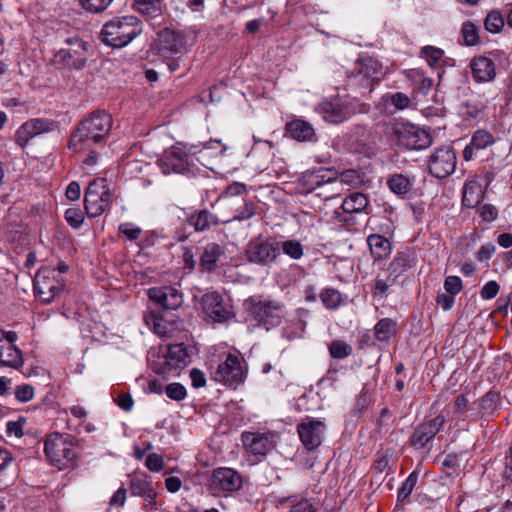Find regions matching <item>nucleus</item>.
I'll list each match as a JSON object with an SVG mask.
<instances>
[{"label": "nucleus", "mask_w": 512, "mask_h": 512, "mask_svg": "<svg viewBox=\"0 0 512 512\" xmlns=\"http://www.w3.org/2000/svg\"><path fill=\"white\" fill-rule=\"evenodd\" d=\"M166 395L175 401H181L187 396L186 388L180 383H171L165 388Z\"/></svg>", "instance_id": "6e6d98bb"}, {"label": "nucleus", "mask_w": 512, "mask_h": 512, "mask_svg": "<svg viewBox=\"0 0 512 512\" xmlns=\"http://www.w3.org/2000/svg\"><path fill=\"white\" fill-rule=\"evenodd\" d=\"M281 502L289 503V512H318L315 500L300 494L289 496Z\"/></svg>", "instance_id": "473e14b6"}, {"label": "nucleus", "mask_w": 512, "mask_h": 512, "mask_svg": "<svg viewBox=\"0 0 512 512\" xmlns=\"http://www.w3.org/2000/svg\"><path fill=\"white\" fill-rule=\"evenodd\" d=\"M190 223L195 227L196 231H205L219 223L216 215L208 210H202L198 214L191 216Z\"/></svg>", "instance_id": "e433bc0d"}, {"label": "nucleus", "mask_w": 512, "mask_h": 512, "mask_svg": "<svg viewBox=\"0 0 512 512\" xmlns=\"http://www.w3.org/2000/svg\"><path fill=\"white\" fill-rule=\"evenodd\" d=\"M113 0H79L81 7L90 13H101L105 11Z\"/></svg>", "instance_id": "8fccbe9b"}, {"label": "nucleus", "mask_w": 512, "mask_h": 512, "mask_svg": "<svg viewBox=\"0 0 512 512\" xmlns=\"http://www.w3.org/2000/svg\"><path fill=\"white\" fill-rule=\"evenodd\" d=\"M329 353L334 359H344L352 354L353 348L343 340H333L329 346Z\"/></svg>", "instance_id": "37998d69"}, {"label": "nucleus", "mask_w": 512, "mask_h": 512, "mask_svg": "<svg viewBox=\"0 0 512 512\" xmlns=\"http://www.w3.org/2000/svg\"><path fill=\"white\" fill-rule=\"evenodd\" d=\"M148 296L166 310H175L183 303L182 293L171 286L152 287L148 290Z\"/></svg>", "instance_id": "aec40b11"}, {"label": "nucleus", "mask_w": 512, "mask_h": 512, "mask_svg": "<svg viewBox=\"0 0 512 512\" xmlns=\"http://www.w3.org/2000/svg\"><path fill=\"white\" fill-rule=\"evenodd\" d=\"M458 466V457L454 453H450L446 455L443 463L442 469L448 476L453 475L456 472Z\"/></svg>", "instance_id": "0e129e2a"}, {"label": "nucleus", "mask_w": 512, "mask_h": 512, "mask_svg": "<svg viewBox=\"0 0 512 512\" xmlns=\"http://www.w3.org/2000/svg\"><path fill=\"white\" fill-rule=\"evenodd\" d=\"M496 247L493 243H486L481 246L477 253V259L481 262L489 260L495 253Z\"/></svg>", "instance_id": "774afa93"}, {"label": "nucleus", "mask_w": 512, "mask_h": 512, "mask_svg": "<svg viewBox=\"0 0 512 512\" xmlns=\"http://www.w3.org/2000/svg\"><path fill=\"white\" fill-rule=\"evenodd\" d=\"M22 362L20 350L11 343H3L0 339V365L18 368Z\"/></svg>", "instance_id": "2f4dec72"}, {"label": "nucleus", "mask_w": 512, "mask_h": 512, "mask_svg": "<svg viewBox=\"0 0 512 512\" xmlns=\"http://www.w3.org/2000/svg\"><path fill=\"white\" fill-rule=\"evenodd\" d=\"M280 249L283 250L285 255L289 256L293 260H299L304 255L303 245L295 239L283 241L280 243Z\"/></svg>", "instance_id": "c03bdc74"}, {"label": "nucleus", "mask_w": 512, "mask_h": 512, "mask_svg": "<svg viewBox=\"0 0 512 512\" xmlns=\"http://www.w3.org/2000/svg\"><path fill=\"white\" fill-rule=\"evenodd\" d=\"M211 379L229 388H237L245 380V373L238 355L229 353L211 370Z\"/></svg>", "instance_id": "6e6552de"}, {"label": "nucleus", "mask_w": 512, "mask_h": 512, "mask_svg": "<svg viewBox=\"0 0 512 512\" xmlns=\"http://www.w3.org/2000/svg\"><path fill=\"white\" fill-rule=\"evenodd\" d=\"M499 289H500L499 284L496 281L491 280V281H488L482 287V289L480 291V295H481L482 299L490 300V299H493L494 297H496V295L499 292Z\"/></svg>", "instance_id": "e2e57ef3"}, {"label": "nucleus", "mask_w": 512, "mask_h": 512, "mask_svg": "<svg viewBox=\"0 0 512 512\" xmlns=\"http://www.w3.org/2000/svg\"><path fill=\"white\" fill-rule=\"evenodd\" d=\"M242 486V475L229 467H219L213 470L208 482V489L214 496L226 497L239 491Z\"/></svg>", "instance_id": "9d476101"}, {"label": "nucleus", "mask_w": 512, "mask_h": 512, "mask_svg": "<svg viewBox=\"0 0 512 512\" xmlns=\"http://www.w3.org/2000/svg\"><path fill=\"white\" fill-rule=\"evenodd\" d=\"M381 74V63L371 56H363L355 61L353 68L348 72V77L355 84L371 92L375 83L380 81Z\"/></svg>", "instance_id": "0eeeda50"}, {"label": "nucleus", "mask_w": 512, "mask_h": 512, "mask_svg": "<svg viewBox=\"0 0 512 512\" xmlns=\"http://www.w3.org/2000/svg\"><path fill=\"white\" fill-rule=\"evenodd\" d=\"M500 400V393L498 391L490 390L480 400V410L483 416H490L498 406Z\"/></svg>", "instance_id": "a19ab883"}, {"label": "nucleus", "mask_w": 512, "mask_h": 512, "mask_svg": "<svg viewBox=\"0 0 512 512\" xmlns=\"http://www.w3.org/2000/svg\"><path fill=\"white\" fill-rule=\"evenodd\" d=\"M286 133L299 142L315 141L316 133L313 126L303 119H293L285 125Z\"/></svg>", "instance_id": "393cba45"}, {"label": "nucleus", "mask_w": 512, "mask_h": 512, "mask_svg": "<svg viewBox=\"0 0 512 512\" xmlns=\"http://www.w3.org/2000/svg\"><path fill=\"white\" fill-rule=\"evenodd\" d=\"M255 204L252 201H245L244 204L237 208L234 220L243 221L251 218L255 214Z\"/></svg>", "instance_id": "13d9d810"}, {"label": "nucleus", "mask_w": 512, "mask_h": 512, "mask_svg": "<svg viewBox=\"0 0 512 512\" xmlns=\"http://www.w3.org/2000/svg\"><path fill=\"white\" fill-rule=\"evenodd\" d=\"M367 243L369 245L371 254L376 260L387 258L392 251V245L390 241L380 234L369 235L367 238Z\"/></svg>", "instance_id": "7c9ffc66"}, {"label": "nucleus", "mask_w": 512, "mask_h": 512, "mask_svg": "<svg viewBox=\"0 0 512 512\" xmlns=\"http://www.w3.org/2000/svg\"><path fill=\"white\" fill-rule=\"evenodd\" d=\"M142 32L140 20L135 16L115 17L102 27L100 37L104 44L122 48L131 43Z\"/></svg>", "instance_id": "20e7f679"}, {"label": "nucleus", "mask_w": 512, "mask_h": 512, "mask_svg": "<svg viewBox=\"0 0 512 512\" xmlns=\"http://www.w3.org/2000/svg\"><path fill=\"white\" fill-rule=\"evenodd\" d=\"M129 490L132 496L143 499V507L146 511H156L158 509V493L153 487L150 476L146 474H136L131 477Z\"/></svg>", "instance_id": "4468645a"}, {"label": "nucleus", "mask_w": 512, "mask_h": 512, "mask_svg": "<svg viewBox=\"0 0 512 512\" xmlns=\"http://www.w3.org/2000/svg\"><path fill=\"white\" fill-rule=\"evenodd\" d=\"M454 295L446 293H438L436 297V303L438 306H440L443 310L448 311L450 310L454 305Z\"/></svg>", "instance_id": "338daca9"}, {"label": "nucleus", "mask_w": 512, "mask_h": 512, "mask_svg": "<svg viewBox=\"0 0 512 512\" xmlns=\"http://www.w3.org/2000/svg\"><path fill=\"white\" fill-rule=\"evenodd\" d=\"M144 320L146 324L152 327L154 332L161 337L169 336L173 331V325L157 312L152 311L148 315H145Z\"/></svg>", "instance_id": "f704fd0d"}, {"label": "nucleus", "mask_w": 512, "mask_h": 512, "mask_svg": "<svg viewBox=\"0 0 512 512\" xmlns=\"http://www.w3.org/2000/svg\"><path fill=\"white\" fill-rule=\"evenodd\" d=\"M326 424L324 421L307 418L297 425L300 441L307 450H314L322 443Z\"/></svg>", "instance_id": "dca6fc26"}, {"label": "nucleus", "mask_w": 512, "mask_h": 512, "mask_svg": "<svg viewBox=\"0 0 512 512\" xmlns=\"http://www.w3.org/2000/svg\"><path fill=\"white\" fill-rule=\"evenodd\" d=\"M444 289L448 294L458 295L463 289L461 278L453 275L447 276L444 281Z\"/></svg>", "instance_id": "4d7b16f0"}, {"label": "nucleus", "mask_w": 512, "mask_h": 512, "mask_svg": "<svg viewBox=\"0 0 512 512\" xmlns=\"http://www.w3.org/2000/svg\"><path fill=\"white\" fill-rule=\"evenodd\" d=\"M484 193L477 181L465 183L463 188L462 202L468 208H474L483 200Z\"/></svg>", "instance_id": "72a5a7b5"}, {"label": "nucleus", "mask_w": 512, "mask_h": 512, "mask_svg": "<svg viewBox=\"0 0 512 512\" xmlns=\"http://www.w3.org/2000/svg\"><path fill=\"white\" fill-rule=\"evenodd\" d=\"M445 421L444 416L438 415L418 425L410 437V445L416 449H423L440 432Z\"/></svg>", "instance_id": "f3484780"}, {"label": "nucleus", "mask_w": 512, "mask_h": 512, "mask_svg": "<svg viewBox=\"0 0 512 512\" xmlns=\"http://www.w3.org/2000/svg\"><path fill=\"white\" fill-rule=\"evenodd\" d=\"M118 232L120 235L124 236L126 239L130 241L137 240L141 233L142 229L133 223L125 222L119 225Z\"/></svg>", "instance_id": "5fc2aeb1"}, {"label": "nucleus", "mask_w": 512, "mask_h": 512, "mask_svg": "<svg viewBox=\"0 0 512 512\" xmlns=\"http://www.w3.org/2000/svg\"><path fill=\"white\" fill-rule=\"evenodd\" d=\"M415 264L416 260L411 250L407 249L399 251L390 262L388 272H390L395 278H398L404 272L414 267Z\"/></svg>", "instance_id": "cd10ccee"}, {"label": "nucleus", "mask_w": 512, "mask_h": 512, "mask_svg": "<svg viewBox=\"0 0 512 512\" xmlns=\"http://www.w3.org/2000/svg\"><path fill=\"white\" fill-rule=\"evenodd\" d=\"M190 355L183 343L173 344L168 347L164 368L168 371L178 372L190 363Z\"/></svg>", "instance_id": "4be33fe9"}, {"label": "nucleus", "mask_w": 512, "mask_h": 512, "mask_svg": "<svg viewBox=\"0 0 512 512\" xmlns=\"http://www.w3.org/2000/svg\"><path fill=\"white\" fill-rule=\"evenodd\" d=\"M47 461L58 470L73 469L77 466L78 452L73 436L53 432L44 442Z\"/></svg>", "instance_id": "7ed1b4c3"}, {"label": "nucleus", "mask_w": 512, "mask_h": 512, "mask_svg": "<svg viewBox=\"0 0 512 512\" xmlns=\"http://www.w3.org/2000/svg\"><path fill=\"white\" fill-rule=\"evenodd\" d=\"M396 279L390 272L385 276L377 275L372 285L374 296L381 299L387 298L388 291L395 284Z\"/></svg>", "instance_id": "4c0bfd02"}, {"label": "nucleus", "mask_w": 512, "mask_h": 512, "mask_svg": "<svg viewBox=\"0 0 512 512\" xmlns=\"http://www.w3.org/2000/svg\"><path fill=\"white\" fill-rule=\"evenodd\" d=\"M204 312L214 322L222 323L232 317L230 307L224 302L218 292H208L202 297Z\"/></svg>", "instance_id": "6ab92c4d"}, {"label": "nucleus", "mask_w": 512, "mask_h": 512, "mask_svg": "<svg viewBox=\"0 0 512 512\" xmlns=\"http://www.w3.org/2000/svg\"><path fill=\"white\" fill-rule=\"evenodd\" d=\"M406 78L410 81L415 93L427 95L433 86V80L426 77L420 69H410L405 72Z\"/></svg>", "instance_id": "c756f323"}, {"label": "nucleus", "mask_w": 512, "mask_h": 512, "mask_svg": "<svg viewBox=\"0 0 512 512\" xmlns=\"http://www.w3.org/2000/svg\"><path fill=\"white\" fill-rule=\"evenodd\" d=\"M145 466L151 472H159L164 467L163 457L157 453H151L146 458Z\"/></svg>", "instance_id": "680f3d73"}, {"label": "nucleus", "mask_w": 512, "mask_h": 512, "mask_svg": "<svg viewBox=\"0 0 512 512\" xmlns=\"http://www.w3.org/2000/svg\"><path fill=\"white\" fill-rule=\"evenodd\" d=\"M396 333V322L390 318L380 319L375 327L374 334L378 341L386 342Z\"/></svg>", "instance_id": "58836bf2"}, {"label": "nucleus", "mask_w": 512, "mask_h": 512, "mask_svg": "<svg viewBox=\"0 0 512 512\" xmlns=\"http://www.w3.org/2000/svg\"><path fill=\"white\" fill-rule=\"evenodd\" d=\"M249 310L258 322L264 326H276L284 311V305L262 295L252 296L247 300Z\"/></svg>", "instance_id": "1a4fd4ad"}, {"label": "nucleus", "mask_w": 512, "mask_h": 512, "mask_svg": "<svg viewBox=\"0 0 512 512\" xmlns=\"http://www.w3.org/2000/svg\"><path fill=\"white\" fill-rule=\"evenodd\" d=\"M60 290L61 285L55 279L54 270L40 269L34 276V296H38L42 302L50 303Z\"/></svg>", "instance_id": "2eb2a0df"}, {"label": "nucleus", "mask_w": 512, "mask_h": 512, "mask_svg": "<svg viewBox=\"0 0 512 512\" xmlns=\"http://www.w3.org/2000/svg\"><path fill=\"white\" fill-rule=\"evenodd\" d=\"M480 216L484 221L492 222L498 217V210L492 204H484L480 208Z\"/></svg>", "instance_id": "69168bd1"}, {"label": "nucleus", "mask_w": 512, "mask_h": 512, "mask_svg": "<svg viewBox=\"0 0 512 512\" xmlns=\"http://www.w3.org/2000/svg\"><path fill=\"white\" fill-rule=\"evenodd\" d=\"M505 21L499 11L489 12L484 20V27L490 33H499L504 27Z\"/></svg>", "instance_id": "a18cd8bd"}, {"label": "nucleus", "mask_w": 512, "mask_h": 512, "mask_svg": "<svg viewBox=\"0 0 512 512\" xmlns=\"http://www.w3.org/2000/svg\"><path fill=\"white\" fill-rule=\"evenodd\" d=\"M421 57H423L429 66L436 67L444 56V51L434 46H424L421 49Z\"/></svg>", "instance_id": "de8ad7c7"}, {"label": "nucleus", "mask_w": 512, "mask_h": 512, "mask_svg": "<svg viewBox=\"0 0 512 512\" xmlns=\"http://www.w3.org/2000/svg\"><path fill=\"white\" fill-rule=\"evenodd\" d=\"M65 47H61L55 54V58L59 62L73 65L81 68L86 63L85 54L87 52V43L78 35L69 36L63 41Z\"/></svg>", "instance_id": "ddd939ff"}, {"label": "nucleus", "mask_w": 512, "mask_h": 512, "mask_svg": "<svg viewBox=\"0 0 512 512\" xmlns=\"http://www.w3.org/2000/svg\"><path fill=\"white\" fill-rule=\"evenodd\" d=\"M456 164V153L450 145L436 148L427 161L429 173L437 179H444L450 176L455 171Z\"/></svg>", "instance_id": "f8f14e48"}, {"label": "nucleus", "mask_w": 512, "mask_h": 512, "mask_svg": "<svg viewBox=\"0 0 512 512\" xmlns=\"http://www.w3.org/2000/svg\"><path fill=\"white\" fill-rule=\"evenodd\" d=\"M316 112L330 124H341L364 111V104L356 98L334 96L321 101Z\"/></svg>", "instance_id": "39448f33"}, {"label": "nucleus", "mask_w": 512, "mask_h": 512, "mask_svg": "<svg viewBox=\"0 0 512 512\" xmlns=\"http://www.w3.org/2000/svg\"><path fill=\"white\" fill-rule=\"evenodd\" d=\"M460 33L466 46H475L479 43V29L475 23L471 21L464 22Z\"/></svg>", "instance_id": "79ce46f5"}, {"label": "nucleus", "mask_w": 512, "mask_h": 512, "mask_svg": "<svg viewBox=\"0 0 512 512\" xmlns=\"http://www.w3.org/2000/svg\"><path fill=\"white\" fill-rule=\"evenodd\" d=\"M472 76L476 82H489L496 76L494 62L484 56L475 58L471 62Z\"/></svg>", "instance_id": "bb28decb"}, {"label": "nucleus", "mask_w": 512, "mask_h": 512, "mask_svg": "<svg viewBox=\"0 0 512 512\" xmlns=\"http://www.w3.org/2000/svg\"><path fill=\"white\" fill-rule=\"evenodd\" d=\"M58 125L55 121L44 119V118H36L34 119V137L44 134L50 133L57 130Z\"/></svg>", "instance_id": "864d4df0"}, {"label": "nucleus", "mask_w": 512, "mask_h": 512, "mask_svg": "<svg viewBox=\"0 0 512 512\" xmlns=\"http://www.w3.org/2000/svg\"><path fill=\"white\" fill-rule=\"evenodd\" d=\"M400 140L403 145L412 150H422L432 144L431 135L425 130L414 126L405 129L401 133Z\"/></svg>", "instance_id": "5701e85b"}, {"label": "nucleus", "mask_w": 512, "mask_h": 512, "mask_svg": "<svg viewBox=\"0 0 512 512\" xmlns=\"http://www.w3.org/2000/svg\"><path fill=\"white\" fill-rule=\"evenodd\" d=\"M206 149L208 144L203 149H197L195 146L178 143L164 153L159 166L164 174L195 175Z\"/></svg>", "instance_id": "f03ea898"}, {"label": "nucleus", "mask_w": 512, "mask_h": 512, "mask_svg": "<svg viewBox=\"0 0 512 512\" xmlns=\"http://www.w3.org/2000/svg\"><path fill=\"white\" fill-rule=\"evenodd\" d=\"M495 143V137L487 130L479 129L472 135L470 143L463 150L465 161H471L474 158V152L483 150Z\"/></svg>", "instance_id": "a878e982"}, {"label": "nucleus", "mask_w": 512, "mask_h": 512, "mask_svg": "<svg viewBox=\"0 0 512 512\" xmlns=\"http://www.w3.org/2000/svg\"><path fill=\"white\" fill-rule=\"evenodd\" d=\"M390 190L397 195L407 194L412 188L410 178L403 174H394L387 180Z\"/></svg>", "instance_id": "ea45409f"}, {"label": "nucleus", "mask_w": 512, "mask_h": 512, "mask_svg": "<svg viewBox=\"0 0 512 512\" xmlns=\"http://www.w3.org/2000/svg\"><path fill=\"white\" fill-rule=\"evenodd\" d=\"M340 183L358 185L361 183L360 173L354 169L344 170L338 177Z\"/></svg>", "instance_id": "bf43d9fd"}, {"label": "nucleus", "mask_w": 512, "mask_h": 512, "mask_svg": "<svg viewBox=\"0 0 512 512\" xmlns=\"http://www.w3.org/2000/svg\"><path fill=\"white\" fill-rule=\"evenodd\" d=\"M156 45L160 54L169 55L180 53L185 46V41L181 33L166 28L158 33Z\"/></svg>", "instance_id": "412c9836"}, {"label": "nucleus", "mask_w": 512, "mask_h": 512, "mask_svg": "<svg viewBox=\"0 0 512 512\" xmlns=\"http://www.w3.org/2000/svg\"><path fill=\"white\" fill-rule=\"evenodd\" d=\"M418 477H419L418 471H413L412 473L409 474V476L402 483V485L398 491V500L399 501L403 502L410 496V494L412 493V491L414 490V488L417 484Z\"/></svg>", "instance_id": "09e8293b"}, {"label": "nucleus", "mask_w": 512, "mask_h": 512, "mask_svg": "<svg viewBox=\"0 0 512 512\" xmlns=\"http://www.w3.org/2000/svg\"><path fill=\"white\" fill-rule=\"evenodd\" d=\"M321 301L327 309H336L342 302L341 293L334 288H326L320 294Z\"/></svg>", "instance_id": "49530a36"}, {"label": "nucleus", "mask_w": 512, "mask_h": 512, "mask_svg": "<svg viewBox=\"0 0 512 512\" xmlns=\"http://www.w3.org/2000/svg\"><path fill=\"white\" fill-rule=\"evenodd\" d=\"M113 200L114 196L106 179H94L89 183L84 196L87 215L95 218L108 212Z\"/></svg>", "instance_id": "423d86ee"}, {"label": "nucleus", "mask_w": 512, "mask_h": 512, "mask_svg": "<svg viewBox=\"0 0 512 512\" xmlns=\"http://www.w3.org/2000/svg\"><path fill=\"white\" fill-rule=\"evenodd\" d=\"M280 255V242L274 238L256 237L247 245L246 257L248 262L266 266L274 262Z\"/></svg>", "instance_id": "9b49d317"}, {"label": "nucleus", "mask_w": 512, "mask_h": 512, "mask_svg": "<svg viewBox=\"0 0 512 512\" xmlns=\"http://www.w3.org/2000/svg\"><path fill=\"white\" fill-rule=\"evenodd\" d=\"M65 220L72 228H80L84 222V212L78 207H71L65 211Z\"/></svg>", "instance_id": "3c124183"}, {"label": "nucleus", "mask_w": 512, "mask_h": 512, "mask_svg": "<svg viewBox=\"0 0 512 512\" xmlns=\"http://www.w3.org/2000/svg\"><path fill=\"white\" fill-rule=\"evenodd\" d=\"M138 10L143 14H152L160 10V0H135Z\"/></svg>", "instance_id": "052dcab7"}, {"label": "nucleus", "mask_w": 512, "mask_h": 512, "mask_svg": "<svg viewBox=\"0 0 512 512\" xmlns=\"http://www.w3.org/2000/svg\"><path fill=\"white\" fill-rule=\"evenodd\" d=\"M112 125V116L107 111L92 112L72 132L68 144L69 149L82 153L94 146L101 145L109 135Z\"/></svg>", "instance_id": "f257e3e1"}, {"label": "nucleus", "mask_w": 512, "mask_h": 512, "mask_svg": "<svg viewBox=\"0 0 512 512\" xmlns=\"http://www.w3.org/2000/svg\"><path fill=\"white\" fill-rule=\"evenodd\" d=\"M367 205V197L363 193L354 192L343 200L341 208L343 212L352 214L362 212Z\"/></svg>", "instance_id": "c9c22d12"}, {"label": "nucleus", "mask_w": 512, "mask_h": 512, "mask_svg": "<svg viewBox=\"0 0 512 512\" xmlns=\"http://www.w3.org/2000/svg\"><path fill=\"white\" fill-rule=\"evenodd\" d=\"M241 439L247 453L254 456L256 461H261L274 448L272 438L268 434L244 432Z\"/></svg>", "instance_id": "a211bd4d"}, {"label": "nucleus", "mask_w": 512, "mask_h": 512, "mask_svg": "<svg viewBox=\"0 0 512 512\" xmlns=\"http://www.w3.org/2000/svg\"><path fill=\"white\" fill-rule=\"evenodd\" d=\"M305 182L309 185L307 192H312L316 188L321 187L325 184H333L338 182V176L336 172L327 169H319L307 173L304 176Z\"/></svg>", "instance_id": "c85d7f7f"}, {"label": "nucleus", "mask_w": 512, "mask_h": 512, "mask_svg": "<svg viewBox=\"0 0 512 512\" xmlns=\"http://www.w3.org/2000/svg\"><path fill=\"white\" fill-rule=\"evenodd\" d=\"M224 255V246L215 242H209L202 247L199 264L203 270L211 272L216 269L217 263Z\"/></svg>", "instance_id": "b1692460"}, {"label": "nucleus", "mask_w": 512, "mask_h": 512, "mask_svg": "<svg viewBox=\"0 0 512 512\" xmlns=\"http://www.w3.org/2000/svg\"><path fill=\"white\" fill-rule=\"evenodd\" d=\"M30 139H32V122L26 121L16 131L15 140L20 147L25 148Z\"/></svg>", "instance_id": "603ef678"}]
</instances>
